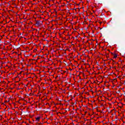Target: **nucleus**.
Masks as SVG:
<instances>
[{"label": "nucleus", "mask_w": 125, "mask_h": 125, "mask_svg": "<svg viewBox=\"0 0 125 125\" xmlns=\"http://www.w3.org/2000/svg\"><path fill=\"white\" fill-rule=\"evenodd\" d=\"M112 55H113V58H117V57H118V55H117V54H114L113 53H112Z\"/></svg>", "instance_id": "1"}, {"label": "nucleus", "mask_w": 125, "mask_h": 125, "mask_svg": "<svg viewBox=\"0 0 125 125\" xmlns=\"http://www.w3.org/2000/svg\"><path fill=\"white\" fill-rule=\"evenodd\" d=\"M36 122H40V120H41V117H38L37 118H36Z\"/></svg>", "instance_id": "2"}]
</instances>
